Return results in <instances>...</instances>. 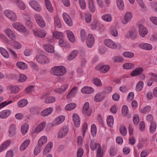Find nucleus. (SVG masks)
Returning <instances> with one entry per match:
<instances>
[{
  "instance_id": "680f3d73",
  "label": "nucleus",
  "mask_w": 157,
  "mask_h": 157,
  "mask_svg": "<svg viewBox=\"0 0 157 157\" xmlns=\"http://www.w3.org/2000/svg\"><path fill=\"white\" fill-rule=\"evenodd\" d=\"M27 78V77L25 75L23 74H20L19 75L17 80L19 82H23L25 81Z\"/></svg>"
},
{
  "instance_id": "09e8293b",
  "label": "nucleus",
  "mask_w": 157,
  "mask_h": 157,
  "mask_svg": "<svg viewBox=\"0 0 157 157\" xmlns=\"http://www.w3.org/2000/svg\"><path fill=\"white\" fill-rule=\"evenodd\" d=\"M144 83L143 82L141 81H139L137 83L136 86V90L137 92H139L141 91L143 89L144 86Z\"/></svg>"
},
{
  "instance_id": "5701e85b",
  "label": "nucleus",
  "mask_w": 157,
  "mask_h": 157,
  "mask_svg": "<svg viewBox=\"0 0 157 157\" xmlns=\"http://www.w3.org/2000/svg\"><path fill=\"white\" fill-rule=\"evenodd\" d=\"M53 146V143L52 142L48 143L45 147L43 152L44 156L46 155L52 150Z\"/></svg>"
},
{
  "instance_id": "f3484780",
  "label": "nucleus",
  "mask_w": 157,
  "mask_h": 157,
  "mask_svg": "<svg viewBox=\"0 0 157 157\" xmlns=\"http://www.w3.org/2000/svg\"><path fill=\"white\" fill-rule=\"evenodd\" d=\"M105 97V93L103 92L99 93L95 96L94 101L96 102H99L103 100Z\"/></svg>"
},
{
  "instance_id": "f03ea898",
  "label": "nucleus",
  "mask_w": 157,
  "mask_h": 157,
  "mask_svg": "<svg viewBox=\"0 0 157 157\" xmlns=\"http://www.w3.org/2000/svg\"><path fill=\"white\" fill-rule=\"evenodd\" d=\"M5 16L10 20L13 21H15L17 20V16L16 14L13 11L7 10L4 12Z\"/></svg>"
},
{
  "instance_id": "de8ad7c7",
  "label": "nucleus",
  "mask_w": 157,
  "mask_h": 157,
  "mask_svg": "<svg viewBox=\"0 0 157 157\" xmlns=\"http://www.w3.org/2000/svg\"><path fill=\"white\" fill-rule=\"evenodd\" d=\"M53 36L54 37L58 39H63V35L62 33L57 31L53 32Z\"/></svg>"
},
{
  "instance_id": "8fccbe9b",
  "label": "nucleus",
  "mask_w": 157,
  "mask_h": 157,
  "mask_svg": "<svg viewBox=\"0 0 157 157\" xmlns=\"http://www.w3.org/2000/svg\"><path fill=\"white\" fill-rule=\"evenodd\" d=\"M53 111V109H46L41 113L42 116L44 117L48 116L52 113Z\"/></svg>"
},
{
  "instance_id": "052dcab7",
  "label": "nucleus",
  "mask_w": 157,
  "mask_h": 157,
  "mask_svg": "<svg viewBox=\"0 0 157 157\" xmlns=\"http://www.w3.org/2000/svg\"><path fill=\"white\" fill-rule=\"evenodd\" d=\"M92 82L96 86H100L102 85L101 81L98 78H94L92 80Z\"/></svg>"
},
{
  "instance_id": "e2e57ef3",
  "label": "nucleus",
  "mask_w": 157,
  "mask_h": 157,
  "mask_svg": "<svg viewBox=\"0 0 157 157\" xmlns=\"http://www.w3.org/2000/svg\"><path fill=\"white\" fill-rule=\"evenodd\" d=\"M13 100H7L0 104V108H2L6 106L13 103Z\"/></svg>"
},
{
  "instance_id": "393cba45",
  "label": "nucleus",
  "mask_w": 157,
  "mask_h": 157,
  "mask_svg": "<svg viewBox=\"0 0 157 157\" xmlns=\"http://www.w3.org/2000/svg\"><path fill=\"white\" fill-rule=\"evenodd\" d=\"M72 118L74 121L75 126L76 127H78L80 124V117L78 114L74 113L73 116Z\"/></svg>"
},
{
  "instance_id": "bb28decb",
  "label": "nucleus",
  "mask_w": 157,
  "mask_h": 157,
  "mask_svg": "<svg viewBox=\"0 0 157 157\" xmlns=\"http://www.w3.org/2000/svg\"><path fill=\"white\" fill-rule=\"evenodd\" d=\"M46 124V123L44 121L41 122L35 128L34 131V132L37 133L41 131L45 127Z\"/></svg>"
},
{
  "instance_id": "58836bf2",
  "label": "nucleus",
  "mask_w": 157,
  "mask_h": 157,
  "mask_svg": "<svg viewBox=\"0 0 157 157\" xmlns=\"http://www.w3.org/2000/svg\"><path fill=\"white\" fill-rule=\"evenodd\" d=\"M101 19L106 22H110L112 19L111 15L109 14H106L103 15L101 17Z\"/></svg>"
},
{
  "instance_id": "f704fd0d",
  "label": "nucleus",
  "mask_w": 157,
  "mask_h": 157,
  "mask_svg": "<svg viewBox=\"0 0 157 157\" xmlns=\"http://www.w3.org/2000/svg\"><path fill=\"white\" fill-rule=\"evenodd\" d=\"M78 52L77 50H73L68 56V59L69 60H73L78 55Z\"/></svg>"
},
{
  "instance_id": "13d9d810",
  "label": "nucleus",
  "mask_w": 157,
  "mask_h": 157,
  "mask_svg": "<svg viewBox=\"0 0 157 157\" xmlns=\"http://www.w3.org/2000/svg\"><path fill=\"white\" fill-rule=\"evenodd\" d=\"M156 128V124L154 122H152L150 127V132L151 133H154L155 131Z\"/></svg>"
},
{
  "instance_id": "cd10ccee",
  "label": "nucleus",
  "mask_w": 157,
  "mask_h": 157,
  "mask_svg": "<svg viewBox=\"0 0 157 157\" xmlns=\"http://www.w3.org/2000/svg\"><path fill=\"white\" fill-rule=\"evenodd\" d=\"M66 33L69 40L72 43H74L75 39L73 32L70 30H67L66 31Z\"/></svg>"
},
{
  "instance_id": "4c0bfd02",
  "label": "nucleus",
  "mask_w": 157,
  "mask_h": 157,
  "mask_svg": "<svg viewBox=\"0 0 157 157\" xmlns=\"http://www.w3.org/2000/svg\"><path fill=\"white\" fill-rule=\"evenodd\" d=\"M54 24L55 27L58 28H61L62 25L61 22V20L58 16H56L54 19Z\"/></svg>"
},
{
  "instance_id": "4d7b16f0",
  "label": "nucleus",
  "mask_w": 157,
  "mask_h": 157,
  "mask_svg": "<svg viewBox=\"0 0 157 157\" xmlns=\"http://www.w3.org/2000/svg\"><path fill=\"white\" fill-rule=\"evenodd\" d=\"M29 128V125L27 124H25L22 125L21 127V132L22 133L25 135L27 132Z\"/></svg>"
},
{
  "instance_id": "0eeeda50",
  "label": "nucleus",
  "mask_w": 157,
  "mask_h": 157,
  "mask_svg": "<svg viewBox=\"0 0 157 157\" xmlns=\"http://www.w3.org/2000/svg\"><path fill=\"white\" fill-rule=\"evenodd\" d=\"M30 6L35 10L40 12L41 10V7L39 4L36 1L31 0L29 2Z\"/></svg>"
},
{
  "instance_id": "7c9ffc66",
  "label": "nucleus",
  "mask_w": 157,
  "mask_h": 157,
  "mask_svg": "<svg viewBox=\"0 0 157 157\" xmlns=\"http://www.w3.org/2000/svg\"><path fill=\"white\" fill-rule=\"evenodd\" d=\"M45 7L50 13H52L53 11V9L52 5L49 0H44Z\"/></svg>"
},
{
  "instance_id": "7ed1b4c3",
  "label": "nucleus",
  "mask_w": 157,
  "mask_h": 157,
  "mask_svg": "<svg viewBox=\"0 0 157 157\" xmlns=\"http://www.w3.org/2000/svg\"><path fill=\"white\" fill-rule=\"evenodd\" d=\"M13 27L16 30L20 32L25 33L26 31V29L25 27L21 23L16 22L12 24Z\"/></svg>"
},
{
  "instance_id": "412c9836",
  "label": "nucleus",
  "mask_w": 157,
  "mask_h": 157,
  "mask_svg": "<svg viewBox=\"0 0 157 157\" xmlns=\"http://www.w3.org/2000/svg\"><path fill=\"white\" fill-rule=\"evenodd\" d=\"M140 48L146 50L150 51L152 48V46L150 44L147 43H142L139 45Z\"/></svg>"
},
{
  "instance_id": "a211bd4d",
  "label": "nucleus",
  "mask_w": 157,
  "mask_h": 157,
  "mask_svg": "<svg viewBox=\"0 0 157 157\" xmlns=\"http://www.w3.org/2000/svg\"><path fill=\"white\" fill-rule=\"evenodd\" d=\"M78 89L76 86L74 87L70 90L67 95V98L69 99L71 97H74L75 96L77 92Z\"/></svg>"
},
{
  "instance_id": "3c124183",
  "label": "nucleus",
  "mask_w": 157,
  "mask_h": 157,
  "mask_svg": "<svg viewBox=\"0 0 157 157\" xmlns=\"http://www.w3.org/2000/svg\"><path fill=\"white\" fill-rule=\"evenodd\" d=\"M16 2L20 9L24 10L26 8V6L23 2L20 0H16Z\"/></svg>"
},
{
  "instance_id": "f8f14e48",
  "label": "nucleus",
  "mask_w": 157,
  "mask_h": 157,
  "mask_svg": "<svg viewBox=\"0 0 157 157\" xmlns=\"http://www.w3.org/2000/svg\"><path fill=\"white\" fill-rule=\"evenodd\" d=\"M6 34L12 40L16 39V36L14 32L10 29H7L5 31Z\"/></svg>"
},
{
  "instance_id": "69168bd1",
  "label": "nucleus",
  "mask_w": 157,
  "mask_h": 157,
  "mask_svg": "<svg viewBox=\"0 0 157 157\" xmlns=\"http://www.w3.org/2000/svg\"><path fill=\"white\" fill-rule=\"evenodd\" d=\"M123 56L126 58H131L134 56V54L131 52H126L123 53Z\"/></svg>"
},
{
  "instance_id": "ddd939ff",
  "label": "nucleus",
  "mask_w": 157,
  "mask_h": 157,
  "mask_svg": "<svg viewBox=\"0 0 157 157\" xmlns=\"http://www.w3.org/2000/svg\"><path fill=\"white\" fill-rule=\"evenodd\" d=\"M45 98V102L47 103H51L55 101V98L52 96H50V94L47 93L44 94L43 96Z\"/></svg>"
},
{
  "instance_id": "c85d7f7f",
  "label": "nucleus",
  "mask_w": 157,
  "mask_h": 157,
  "mask_svg": "<svg viewBox=\"0 0 157 157\" xmlns=\"http://www.w3.org/2000/svg\"><path fill=\"white\" fill-rule=\"evenodd\" d=\"M11 92L12 94H17L20 90V87L17 85H11L9 87Z\"/></svg>"
},
{
  "instance_id": "338daca9",
  "label": "nucleus",
  "mask_w": 157,
  "mask_h": 157,
  "mask_svg": "<svg viewBox=\"0 0 157 157\" xmlns=\"http://www.w3.org/2000/svg\"><path fill=\"white\" fill-rule=\"evenodd\" d=\"M149 39L151 41L154 42L157 40V34L153 33L149 36Z\"/></svg>"
},
{
  "instance_id": "6ab92c4d",
  "label": "nucleus",
  "mask_w": 157,
  "mask_h": 157,
  "mask_svg": "<svg viewBox=\"0 0 157 157\" xmlns=\"http://www.w3.org/2000/svg\"><path fill=\"white\" fill-rule=\"evenodd\" d=\"M132 18V16L131 13L130 12H128L126 13L124 15V19L122 22L123 24H126L129 22Z\"/></svg>"
},
{
  "instance_id": "c9c22d12",
  "label": "nucleus",
  "mask_w": 157,
  "mask_h": 157,
  "mask_svg": "<svg viewBox=\"0 0 157 157\" xmlns=\"http://www.w3.org/2000/svg\"><path fill=\"white\" fill-rule=\"evenodd\" d=\"M47 141V138L46 136H42L38 140V146L39 147H41L44 144L46 143Z\"/></svg>"
},
{
  "instance_id": "774afa93",
  "label": "nucleus",
  "mask_w": 157,
  "mask_h": 157,
  "mask_svg": "<svg viewBox=\"0 0 157 157\" xmlns=\"http://www.w3.org/2000/svg\"><path fill=\"white\" fill-rule=\"evenodd\" d=\"M148 77L149 78L153 81L157 82V75L152 73H150L148 74Z\"/></svg>"
},
{
  "instance_id": "c03bdc74",
  "label": "nucleus",
  "mask_w": 157,
  "mask_h": 157,
  "mask_svg": "<svg viewBox=\"0 0 157 157\" xmlns=\"http://www.w3.org/2000/svg\"><path fill=\"white\" fill-rule=\"evenodd\" d=\"M113 117L112 116H109L107 119V123L108 126L110 127H113Z\"/></svg>"
},
{
  "instance_id": "a878e982",
  "label": "nucleus",
  "mask_w": 157,
  "mask_h": 157,
  "mask_svg": "<svg viewBox=\"0 0 157 157\" xmlns=\"http://www.w3.org/2000/svg\"><path fill=\"white\" fill-rule=\"evenodd\" d=\"M11 111L10 110L6 109L0 112V118L4 119L7 118L10 115Z\"/></svg>"
},
{
  "instance_id": "a18cd8bd",
  "label": "nucleus",
  "mask_w": 157,
  "mask_h": 157,
  "mask_svg": "<svg viewBox=\"0 0 157 157\" xmlns=\"http://www.w3.org/2000/svg\"><path fill=\"white\" fill-rule=\"evenodd\" d=\"M117 6L121 11H123L124 9V5L123 0H117Z\"/></svg>"
},
{
  "instance_id": "1a4fd4ad",
  "label": "nucleus",
  "mask_w": 157,
  "mask_h": 157,
  "mask_svg": "<svg viewBox=\"0 0 157 157\" xmlns=\"http://www.w3.org/2000/svg\"><path fill=\"white\" fill-rule=\"evenodd\" d=\"M69 132L68 128L66 126L61 128L59 131L58 135V137L59 138H62L65 137Z\"/></svg>"
},
{
  "instance_id": "473e14b6",
  "label": "nucleus",
  "mask_w": 157,
  "mask_h": 157,
  "mask_svg": "<svg viewBox=\"0 0 157 157\" xmlns=\"http://www.w3.org/2000/svg\"><path fill=\"white\" fill-rule=\"evenodd\" d=\"M137 32L135 30H130L127 34V36L130 38L135 39L137 35Z\"/></svg>"
},
{
  "instance_id": "2f4dec72",
  "label": "nucleus",
  "mask_w": 157,
  "mask_h": 157,
  "mask_svg": "<svg viewBox=\"0 0 157 157\" xmlns=\"http://www.w3.org/2000/svg\"><path fill=\"white\" fill-rule=\"evenodd\" d=\"M9 136L10 137L13 136L16 134V125L12 124L9 127Z\"/></svg>"
},
{
  "instance_id": "f257e3e1",
  "label": "nucleus",
  "mask_w": 157,
  "mask_h": 157,
  "mask_svg": "<svg viewBox=\"0 0 157 157\" xmlns=\"http://www.w3.org/2000/svg\"><path fill=\"white\" fill-rule=\"evenodd\" d=\"M50 72L52 75L59 77L64 75L67 72V70L63 66H55L50 69Z\"/></svg>"
},
{
  "instance_id": "6e6d98bb",
  "label": "nucleus",
  "mask_w": 157,
  "mask_h": 157,
  "mask_svg": "<svg viewBox=\"0 0 157 157\" xmlns=\"http://www.w3.org/2000/svg\"><path fill=\"white\" fill-rule=\"evenodd\" d=\"M86 36V34L85 31L83 29H81L80 31V37L82 42L85 41Z\"/></svg>"
},
{
  "instance_id": "dca6fc26",
  "label": "nucleus",
  "mask_w": 157,
  "mask_h": 157,
  "mask_svg": "<svg viewBox=\"0 0 157 157\" xmlns=\"http://www.w3.org/2000/svg\"><path fill=\"white\" fill-rule=\"evenodd\" d=\"M63 17L64 20L67 25L69 26L72 25L73 23L71 19L67 13L65 12L63 13Z\"/></svg>"
},
{
  "instance_id": "ea45409f",
  "label": "nucleus",
  "mask_w": 157,
  "mask_h": 157,
  "mask_svg": "<svg viewBox=\"0 0 157 157\" xmlns=\"http://www.w3.org/2000/svg\"><path fill=\"white\" fill-rule=\"evenodd\" d=\"M44 48L46 51L49 53H53L54 52V48L51 44H46L44 45Z\"/></svg>"
},
{
  "instance_id": "a19ab883",
  "label": "nucleus",
  "mask_w": 157,
  "mask_h": 157,
  "mask_svg": "<svg viewBox=\"0 0 157 157\" xmlns=\"http://www.w3.org/2000/svg\"><path fill=\"white\" fill-rule=\"evenodd\" d=\"M89 8L90 11L94 13L96 10V7L93 0H89Z\"/></svg>"
},
{
  "instance_id": "2eb2a0df",
  "label": "nucleus",
  "mask_w": 157,
  "mask_h": 157,
  "mask_svg": "<svg viewBox=\"0 0 157 157\" xmlns=\"http://www.w3.org/2000/svg\"><path fill=\"white\" fill-rule=\"evenodd\" d=\"M104 44L106 46L112 49H115L117 47L115 43L109 39L105 40L104 41Z\"/></svg>"
},
{
  "instance_id": "0e129e2a",
  "label": "nucleus",
  "mask_w": 157,
  "mask_h": 157,
  "mask_svg": "<svg viewBox=\"0 0 157 157\" xmlns=\"http://www.w3.org/2000/svg\"><path fill=\"white\" fill-rule=\"evenodd\" d=\"M104 151L100 147V148H98L97 150V157H103L104 154Z\"/></svg>"
},
{
  "instance_id": "49530a36",
  "label": "nucleus",
  "mask_w": 157,
  "mask_h": 157,
  "mask_svg": "<svg viewBox=\"0 0 157 157\" xmlns=\"http://www.w3.org/2000/svg\"><path fill=\"white\" fill-rule=\"evenodd\" d=\"M28 104L27 100L23 99L19 101L17 103L18 106L19 107H25Z\"/></svg>"
},
{
  "instance_id": "9d476101",
  "label": "nucleus",
  "mask_w": 157,
  "mask_h": 157,
  "mask_svg": "<svg viewBox=\"0 0 157 157\" xmlns=\"http://www.w3.org/2000/svg\"><path fill=\"white\" fill-rule=\"evenodd\" d=\"M139 33L142 37L144 38L147 34L148 32L147 28L143 25H140L139 26Z\"/></svg>"
},
{
  "instance_id": "423d86ee",
  "label": "nucleus",
  "mask_w": 157,
  "mask_h": 157,
  "mask_svg": "<svg viewBox=\"0 0 157 157\" xmlns=\"http://www.w3.org/2000/svg\"><path fill=\"white\" fill-rule=\"evenodd\" d=\"M95 68L96 70L99 71L101 72L105 73L109 71L110 67L108 65H103L101 64H99L95 67Z\"/></svg>"
},
{
  "instance_id": "20e7f679",
  "label": "nucleus",
  "mask_w": 157,
  "mask_h": 157,
  "mask_svg": "<svg viewBox=\"0 0 157 157\" xmlns=\"http://www.w3.org/2000/svg\"><path fill=\"white\" fill-rule=\"evenodd\" d=\"M36 59L39 63L44 64L48 63L50 61L49 58L46 56L39 55L36 56Z\"/></svg>"
},
{
  "instance_id": "e433bc0d",
  "label": "nucleus",
  "mask_w": 157,
  "mask_h": 157,
  "mask_svg": "<svg viewBox=\"0 0 157 157\" xmlns=\"http://www.w3.org/2000/svg\"><path fill=\"white\" fill-rule=\"evenodd\" d=\"M101 145L98 143H96L94 141H91L90 144V148L92 151L97 150L98 148H100Z\"/></svg>"
},
{
  "instance_id": "b1692460",
  "label": "nucleus",
  "mask_w": 157,
  "mask_h": 157,
  "mask_svg": "<svg viewBox=\"0 0 157 157\" xmlns=\"http://www.w3.org/2000/svg\"><path fill=\"white\" fill-rule=\"evenodd\" d=\"M81 91L83 94H91L94 92V90L92 87L87 86L83 87Z\"/></svg>"
},
{
  "instance_id": "6e6552de",
  "label": "nucleus",
  "mask_w": 157,
  "mask_h": 157,
  "mask_svg": "<svg viewBox=\"0 0 157 157\" xmlns=\"http://www.w3.org/2000/svg\"><path fill=\"white\" fill-rule=\"evenodd\" d=\"M95 41V39L91 34H89L86 38V44L87 46L90 48L93 46Z\"/></svg>"
},
{
  "instance_id": "c756f323",
  "label": "nucleus",
  "mask_w": 157,
  "mask_h": 157,
  "mask_svg": "<svg viewBox=\"0 0 157 157\" xmlns=\"http://www.w3.org/2000/svg\"><path fill=\"white\" fill-rule=\"evenodd\" d=\"M11 141L8 140L3 143L0 147V152L6 149L10 145Z\"/></svg>"
},
{
  "instance_id": "4be33fe9",
  "label": "nucleus",
  "mask_w": 157,
  "mask_h": 157,
  "mask_svg": "<svg viewBox=\"0 0 157 157\" xmlns=\"http://www.w3.org/2000/svg\"><path fill=\"white\" fill-rule=\"evenodd\" d=\"M144 71L143 69L141 67H138L134 69L131 73V76H135L139 75Z\"/></svg>"
},
{
  "instance_id": "9b49d317",
  "label": "nucleus",
  "mask_w": 157,
  "mask_h": 157,
  "mask_svg": "<svg viewBox=\"0 0 157 157\" xmlns=\"http://www.w3.org/2000/svg\"><path fill=\"white\" fill-rule=\"evenodd\" d=\"M65 117L64 115H60L57 117L53 122L52 125L53 126L59 125L62 123L65 120Z\"/></svg>"
},
{
  "instance_id": "39448f33",
  "label": "nucleus",
  "mask_w": 157,
  "mask_h": 157,
  "mask_svg": "<svg viewBox=\"0 0 157 157\" xmlns=\"http://www.w3.org/2000/svg\"><path fill=\"white\" fill-rule=\"evenodd\" d=\"M34 17L36 22L40 27L43 28L45 26V22L41 15L35 14L34 15Z\"/></svg>"
},
{
  "instance_id": "72a5a7b5",
  "label": "nucleus",
  "mask_w": 157,
  "mask_h": 157,
  "mask_svg": "<svg viewBox=\"0 0 157 157\" xmlns=\"http://www.w3.org/2000/svg\"><path fill=\"white\" fill-rule=\"evenodd\" d=\"M30 142L31 141L29 139H27L25 141L22 143L20 146V150L21 151H23L25 150L29 144Z\"/></svg>"
},
{
  "instance_id": "603ef678",
  "label": "nucleus",
  "mask_w": 157,
  "mask_h": 157,
  "mask_svg": "<svg viewBox=\"0 0 157 157\" xmlns=\"http://www.w3.org/2000/svg\"><path fill=\"white\" fill-rule=\"evenodd\" d=\"M84 15L85 17V21L87 23H90L92 19L91 15L90 14H87L85 13H81L80 16L82 18V15Z\"/></svg>"
},
{
  "instance_id": "37998d69",
  "label": "nucleus",
  "mask_w": 157,
  "mask_h": 157,
  "mask_svg": "<svg viewBox=\"0 0 157 157\" xmlns=\"http://www.w3.org/2000/svg\"><path fill=\"white\" fill-rule=\"evenodd\" d=\"M16 66L18 68L22 70H25L28 68L27 65L22 62H17L16 63Z\"/></svg>"
},
{
  "instance_id": "864d4df0",
  "label": "nucleus",
  "mask_w": 157,
  "mask_h": 157,
  "mask_svg": "<svg viewBox=\"0 0 157 157\" xmlns=\"http://www.w3.org/2000/svg\"><path fill=\"white\" fill-rule=\"evenodd\" d=\"M0 52L2 55L5 58H8L9 57V55L8 53L6 50L3 48L2 47L0 48Z\"/></svg>"
},
{
  "instance_id": "79ce46f5",
  "label": "nucleus",
  "mask_w": 157,
  "mask_h": 157,
  "mask_svg": "<svg viewBox=\"0 0 157 157\" xmlns=\"http://www.w3.org/2000/svg\"><path fill=\"white\" fill-rule=\"evenodd\" d=\"M119 131L120 133L124 136H126L127 134V129L126 127L123 124H121L119 127Z\"/></svg>"
},
{
  "instance_id": "4468645a",
  "label": "nucleus",
  "mask_w": 157,
  "mask_h": 157,
  "mask_svg": "<svg viewBox=\"0 0 157 157\" xmlns=\"http://www.w3.org/2000/svg\"><path fill=\"white\" fill-rule=\"evenodd\" d=\"M69 86L68 83H65L62 85L59 88L55 89L54 91L59 94H62L67 90Z\"/></svg>"
},
{
  "instance_id": "5fc2aeb1",
  "label": "nucleus",
  "mask_w": 157,
  "mask_h": 157,
  "mask_svg": "<svg viewBox=\"0 0 157 157\" xmlns=\"http://www.w3.org/2000/svg\"><path fill=\"white\" fill-rule=\"evenodd\" d=\"M123 67L124 69H130L133 68L134 67V65L132 63H128L124 64Z\"/></svg>"
},
{
  "instance_id": "bf43d9fd",
  "label": "nucleus",
  "mask_w": 157,
  "mask_h": 157,
  "mask_svg": "<svg viewBox=\"0 0 157 157\" xmlns=\"http://www.w3.org/2000/svg\"><path fill=\"white\" fill-rule=\"evenodd\" d=\"M112 60L114 62H121L124 60L123 58L120 56H114L112 57Z\"/></svg>"
},
{
  "instance_id": "aec40b11",
  "label": "nucleus",
  "mask_w": 157,
  "mask_h": 157,
  "mask_svg": "<svg viewBox=\"0 0 157 157\" xmlns=\"http://www.w3.org/2000/svg\"><path fill=\"white\" fill-rule=\"evenodd\" d=\"M33 31L35 36L40 38H44L46 35V33L43 30L34 29Z\"/></svg>"
}]
</instances>
